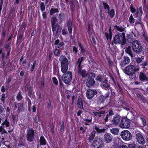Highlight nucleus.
Returning a JSON list of instances; mask_svg holds the SVG:
<instances>
[{"mask_svg":"<svg viewBox=\"0 0 148 148\" xmlns=\"http://www.w3.org/2000/svg\"><path fill=\"white\" fill-rule=\"evenodd\" d=\"M127 40L125 36V33L124 32H118L113 37L112 42L110 44L112 45H113L114 44H120L121 45H123L125 44Z\"/></svg>","mask_w":148,"mask_h":148,"instance_id":"1","label":"nucleus"},{"mask_svg":"<svg viewBox=\"0 0 148 148\" xmlns=\"http://www.w3.org/2000/svg\"><path fill=\"white\" fill-rule=\"evenodd\" d=\"M59 60L60 63L62 72H66L68 70L69 64L68 59L65 55H61Z\"/></svg>","mask_w":148,"mask_h":148,"instance_id":"2","label":"nucleus"},{"mask_svg":"<svg viewBox=\"0 0 148 148\" xmlns=\"http://www.w3.org/2000/svg\"><path fill=\"white\" fill-rule=\"evenodd\" d=\"M131 46L133 51L138 54H140L143 50V47L138 40L134 41L132 44Z\"/></svg>","mask_w":148,"mask_h":148,"instance_id":"3","label":"nucleus"},{"mask_svg":"<svg viewBox=\"0 0 148 148\" xmlns=\"http://www.w3.org/2000/svg\"><path fill=\"white\" fill-rule=\"evenodd\" d=\"M139 68H136L134 65H129L125 69L124 73L128 75H132L135 74L136 71L139 70Z\"/></svg>","mask_w":148,"mask_h":148,"instance_id":"4","label":"nucleus"},{"mask_svg":"<svg viewBox=\"0 0 148 148\" xmlns=\"http://www.w3.org/2000/svg\"><path fill=\"white\" fill-rule=\"evenodd\" d=\"M63 73L62 77V79L66 84H69L71 81L72 75L70 71H66Z\"/></svg>","mask_w":148,"mask_h":148,"instance_id":"5","label":"nucleus"},{"mask_svg":"<svg viewBox=\"0 0 148 148\" xmlns=\"http://www.w3.org/2000/svg\"><path fill=\"white\" fill-rule=\"evenodd\" d=\"M96 75L94 73H91L89 76L88 77L86 82V84L87 86L90 87L94 85L95 81L94 78L95 77Z\"/></svg>","mask_w":148,"mask_h":148,"instance_id":"6","label":"nucleus"},{"mask_svg":"<svg viewBox=\"0 0 148 148\" xmlns=\"http://www.w3.org/2000/svg\"><path fill=\"white\" fill-rule=\"evenodd\" d=\"M130 121L127 117H123L119 124L120 127L121 128H128L130 127Z\"/></svg>","mask_w":148,"mask_h":148,"instance_id":"7","label":"nucleus"},{"mask_svg":"<svg viewBox=\"0 0 148 148\" xmlns=\"http://www.w3.org/2000/svg\"><path fill=\"white\" fill-rule=\"evenodd\" d=\"M26 138L30 142H32L34 138L35 132L32 128H29L27 131Z\"/></svg>","mask_w":148,"mask_h":148,"instance_id":"8","label":"nucleus"},{"mask_svg":"<svg viewBox=\"0 0 148 148\" xmlns=\"http://www.w3.org/2000/svg\"><path fill=\"white\" fill-rule=\"evenodd\" d=\"M121 136L122 138L126 141H129L132 138V135L130 132L127 130L122 131L121 134Z\"/></svg>","mask_w":148,"mask_h":148,"instance_id":"9","label":"nucleus"},{"mask_svg":"<svg viewBox=\"0 0 148 148\" xmlns=\"http://www.w3.org/2000/svg\"><path fill=\"white\" fill-rule=\"evenodd\" d=\"M94 147H97V148H103L104 144L102 139L95 137L93 142Z\"/></svg>","mask_w":148,"mask_h":148,"instance_id":"10","label":"nucleus"},{"mask_svg":"<svg viewBox=\"0 0 148 148\" xmlns=\"http://www.w3.org/2000/svg\"><path fill=\"white\" fill-rule=\"evenodd\" d=\"M110 92L108 91L106 93L105 95H100L97 99V101L98 104H101L103 103L105 101V100H106L109 96Z\"/></svg>","mask_w":148,"mask_h":148,"instance_id":"11","label":"nucleus"},{"mask_svg":"<svg viewBox=\"0 0 148 148\" xmlns=\"http://www.w3.org/2000/svg\"><path fill=\"white\" fill-rule=\"evenodd\" d=\"M97 93V91L96 90L89 89L86 91V97L88 99L90 100Z\"/></svg>","mask_w":148,"mask_h":148,"instance_id":"12","label":"nucleus"},{"mask_svg":"<svg viewBox=\"0 0 148 148\" xmlns=\"http://www.w3.org/2000/svg\"><path fill=\"white\" fill-rule=\"evenodd\" d=\"M112 136L109 133H106L104 135L103 140L106 143H110L112 142Z\"/></svg>","mask_w":148,"mask_h":148,"instance_id":"13","label":"nucleus"},{"mask_svg":"<svg viewBox=\"0 0 148 148\" xmlns=\"http://www.w3.org/2000/svg\"><path fill=\"white\" fill-rule=\"evenodd\" d=\"M82 67L77 68V73L78 75L82 76V78H86L88 76V74L85 69H82Z\"/></svg>","mask_w":148,"mask_h":148,"instance_id":"14","label":"nucleus"},{"mask_svg":"<svg viewBox=\"0 0 148 148\" xmlns=\"http://www.w3.org/2000/svg\"><path fill=\"white\" fill-rule=\"evenodd\" d=\"M121 119V117L120 116L116 114L112 120L113 125L115 126L117 125L120 123Z\"/></svg>","mask_w":148,"mask_h":148,"instance_id":"15","label":"nucleus"},{"mask_svg":"<svg viewBox=\"0 0 148 148\" xmlns=\"http://www.w3.org/2000/svg\"><path fill=\"white\" fill-rule=\"evenodd\" d=\"M67 27L69 34L71 35L70 38L71 39H73L72 36L71 35L73 30V24L72 21L70 20L68 21L66 23Z\"/></svg>","mask_w":148,"mask_h":148,"instance_id":"16","label":"nucleus"},{"mask_svg":"<svg viewBox=\"0 0 148 148\" xmlns=\"http://www.w3.org/2000/svg\"><path fill=\"white\" fill-rule=\"evenodd\" d=\"M136 138L138 142L142 145H144L145 143V141L143 136L140 134L137 133L136 135Z\"/></svg>","mask_w":148,"mask_h":148,"instance_id":"17","label":"nucleus"},{"mask_svg":"<svg viewBox=\"0 0 148 148\" xmlns=\"http://www.w3.org/2000/svg\"><path fill=\"white\" fill-rule=\"evenodd\" d=\"M136 11L134 16L135 18H137L139 16H141L143 14L142 7L141 6L140 7H138L136 10Z\"/></svg>","mask_w":148,"mask_h":148,"instance_id":"18","label":"nucleus"},{"mask_svg":"<svg viewBox=\"0 0 148 148\" xmlns=\"http://www.w3.org/2000/svg\"><path fill=\"white\" fill-rule=\"evenodd\" d=\"M101 85V87L106 90H108V88H109L110 86V84L108 83V81L106 78L103 81Z\"/></svg>","mask_w":148,"mask_h":148,"instance_id":"19","label":"nucleus"},{"mask_svg":"<svg viewBox=\"0 0 148 148\" xmlns=\"http://www.w3.org/2000/svg\"><path fill=\"white\" fill-rule=\"evenodd\" d=\"M130 61V59L128 57L124 56L123 57V59L120 62V65L121 67H123L129 63Z\"/></svg>","mask_w":148,"mask_h":148,"instance_id":"20","label":"nucleus"},{"mask_svg":"<svg viewBox=\"0 0 148 148\" xmlns=\"http://www.w3.org/2000/svg\"><path fill=\"white\" fill-rule=\"evenodd\" d=\"M1 125L3 126V128L5 127L7 129H9L10 127V122L8 118L5 119L4 121L2 123Z\"/></svg>","mask_w":148,"mask_h":148,"instance_id":"21","label":"nucleus"},{"mask_svg":"<svg viewBox=\"0 0 148 148\" xmlns=\"http://www.w3.org/2000/svg\"><path fill=\"white\" fill-rule=\"evenodd\" d=\"M139 78L140 80L142 82H144L145 81H148V77L147 75L145 73L142 72L140 73Z\"/></svg>","mask_w":148,"mask_h":148,"instance_id":"22","label":"nucleus"},{"mask_svg":"<svg viewBox=\"0 0 148 148\" xmlns=\"http://www.w3.org/2000/svg\"><path fill=\"white\" fill-rule=\"evenodd\" d=\"M95 129L97 133L98 134H100L102 133H104L106 131L105 128L100 129L101 127L100 126L95 125Z\"/></svg>","mask_w":148,"mask_h":148,"instance_id":"23","label":"nucleus"},{"mask_svg":"<svg viewBox=\"0 0 148 148\" xmlns=\"http://www.w3.org/2000/svg\"><path fill=\"white\" fill-rule=\"evenodd\" d=\"M83 101L82 98L79 97L77 100V106L81 110L83 109Z\"/></svg>","mask_w":148,"mask_h":148,"instance_id":"24","label":"nucleus"},{"mask_svg":"<svg viewBox=\"0 0 148 148\" xmlns=\"http://www.w3.org/2000/svg\"><path fill=\"white\" fill-rule=\"evenodd\" d=\"M84 58L83 57L78 58L77 61L75 63L76 65H78L77 68L82 67L81 66V64L84 60Z\"/></svg>","mask_w":148,"mask_h":148,"instance_id":"25","label":"nucleus"},{"mask_svg":"<svg viewBox=\"0 0 148 148\" xmlns=\"http://www.w3.org/2000/svg\"><path fill=\"white\" fill-rule=\"evenodd\" d=\"M96 132L95 130H93L90 133L88 138L89 141L90 142H92L93 140L95 134Z\"/></svg>","mask_w":148,"mask_h":148,"instance_id":"26","label":"nucleus"},{"mask_svg":"<svg viewBox=\"0 0 148 148\" xmlns=\"http://www.w3.org/2000/svg\"><path fill=\"white\" fill-rule=\"evenodd\" d=\"M39 141L40 145H45L47 143V141L43 136L40 137Z\"/></svg>","mask_w":148,"mask_h":148,"instance_id":"27","label":"nucleus"},{"mask_svg":"<svg viewBox=\"0 0 148 148\" xmlns=\"http://www.w3.org/2000/svg\"><path fill=\"white\" fill-rule=\"evenodd\" d=\"M24 101H23L21 103H18L17 104L18 110L19 111H22L24 110Z\"/></svg>","mask_w":148,"mask_h":148,"instance_id":"28","label":"nucleus"},{"mask_svg":"<svg viewBox=\"0 0 148 148\" xmlns=\"http://www.w3.org/2000/svg\"><path fill=\"white\" fill-rule=\"evenodd\" d=\"M125 52L132 58L133 57V55L132 53L130 46H129L126 48L125 49Z\"/></svg>","mask_w":148,"mask_h":148,"instance_id":"29","label":"nucleus"},{"mask_svg":"<svg viewBox=\"0 0 148 148\" xmlns=\"http://www.w3.org/2000/svg\"><path fill=\"white\" fill-rule=\"evenodd\" d=\"M108 13L111 18H112L114 17L115 12L114 9H111L110 11L109 10V12H108Z\"/></svg>","mask_w":148,"mask_h":148,"instance_id":"30","label":"nucleus"},{"mask_svg":"<svg viewBox=\"0 0 148 148\" xmlns=\"http://www.w3.org/2000/svg\"><path fill=\"white\" fill-rule=\"evenodd\" d=\"M105 112L104 111L101 110L99 112H94L93 113L95 116L100 117L101 116V114H103Z\"/></svg>","mask_w":148,"mask_h":148,"instance_id":"31","label":"nucleus"},{"mask_svg":"<svg viewBox=\"0 0 148 148\" xmlns=\"http://www.w3.org/2000/svg\"><path fill=\"white\" fill-rule=\"evenodd\" d=\"M114 27L116 29L120 32H122L124 31V29L120 25L117 26L116 25H114Z\"/></svg>","mask_w":148,"mask_h":148,"instance_id":"32","label":"nucleus"},{"mask_svg":"<svg viewBox=\"0 0 148 148\" xmlns=\"http://www.w3.org/2000/svg\"><path fill=\"white\" fill-rule=\"evenodd\" d=\"M78 46L80 47L81 49L80 52L83 54H84L86 53V51L84 47L82 46V44L80 42H78Z\"/></svg>","mask_w":148,"mask_h":148,"instance_id":"33","label":"nucleus"},{"mask_svg":"<svg viewBox=\"0 0 148 148\" xmlns=\"http://www.w3.org/2000/svg\"><path fill=\"white\" fill-rule=\"evenodd\" d=\"M59 12V10L57 8H51L49 11L50 14L52 15L55 13H58Z\"/></svg>","mask_w":148,"mask_h":148,"instance_id":"34","label":"nucleus"},{"mask_svg":"<svg viewBox=\"0 0 148 148\" xmlns=\"http://www.w3.org/2000/svg\"><path fill=\"white\" fill-rule=\"evenodd\" d=\"M119 131V129L116 128H113L110 129V132L115 135H117L118 134Z\"/></svg>","mask_w":148,"mask_h":148,"instance_id":"35","label":"nucleus"},{"mask_svg":"<svg viewBox=\"0 0 148 148\" xmlns=\"http://www.w3.org/2000/svg\"><path fill=\"white\" fill-rule=\"evenodd\" d=\"M21 91L20 90L16 97L17 100L19 101H21L23 98V97L21 95Z\"/></svg>","mask_w":148,"mask_h":148,"instance_id":"36","label":"nucleus"},{"mask_svg":"<svg viewBox=\"0 0 148 148\" xmlns=\"http://www.w3.org/2000/svg\"><path fill=\"white\" fill-rule=\"evenodd\" d=\"M26 88L28 90V96L30 97L31 98V96L32 95V87L31 86H27Z\"/></svg>","mask_w":148,"mask_h":148,"instance_id":"37","label":"nucleus"},{"mask_svg":"<svg viewBox=\"0 0 148 148\" xmlns=\"http://www.w3.org/2000/svg\"><path fill=\"white\" fill-rule=\"evenodd\" d=\"M102 4L103 5V6L104 9L107 10L108 12H109V10L110 9V8L108 3L104 1H102Z\"/></svg>","mask_w":148,"mask_h":148,"instance_id":"38","label":"nucleus"},{"mask_svg":"<svg viewBox=\"0 0 148 148\" xmlns=\"http://www.w3.org/2000/svg\"><path fill=\"white\" fill-rule=\"evenodd\" d=\"M104 76L100 75H97L95 79L99 82H101L103 80Z\"/></svg>","mask_w":148,"mask_h":148,"instance_id":"39","label":"nucleus"},{"mask_svg":"<svg viewBox=\"0 0 148 148\" xmlns=\"http://www.w3.org/2000/svg\"><path fill=\"white\" fill-rule=\"evenodd\" d=\"M58 21V19L55 16H53L51 18V24L53 25Z\"/></svg>","mask_w":148,"mask_h":148,"instance_id":"40","label":"nucleus"},{"mask_svg":"<svg viewBox=\"0 0 148 148\" xmlns=\"http://www.w3.org/2000/svg\"><path fill=\"white\" fill-rule=\"evenodd\" d=\"M70 9L71 10L74 11L75 9L74 3L73 0L71 1V4H70Z\"/></svg>","mask_w":148,"mask_h":148,"instance_id":"41","label":"nucleus"},{"mask_svg":"<svg viewBox=\"0 0 148 148\" xmlns=\"http://www.w3.org/2000/svg\"><path fill=\"white\" fill-rule=\"evenodd\" d=\"M54 54L55 56H59L60 55L59 50L57 48H55L54 50Z\"/></svg>","mask_w":148,"mask_h":148,"instance_id":"42","label":"nucleus"},{"mask_svg":"<svg viewBox=\"0 0 148 148\" xmlns=\"http://www.w3.org/2000/svg\"><path fill=\"white\" fill-rule=\"evenodd\" d=\"M135 19L133 17V15L131 14L129 19V22L130 24H132L134 23L135 22Z\"/></svg>","mask_w":148,"mask_h":148,"instance_id":"43","label":"nucleus"},{"mask_svg":"<svg viewBox=\"0 0 148 148\" xmlns=\"http://www.w3.org/2000/svg\"><path fill=\"white\" fill-rule=\"evenodd\" d=\"M136 9L133 6L132 4L130 7V10L131 12L132 13H135L136 11Z\"/></svg>","mask_w":148,"mask_h":148,"instance_id":"44","label":"nucleus"},{"mask_svg":"<svg viewBox=\"0 0 148 148\" xmlns=\"http://www.w3.org/2000/svg\"><path fill=\"white\" fill-rule=\"evenodd\" d=\"M52 56V53L51 51H49L47 55V57L49 61L51 60Z\"/></svg>","mask_w":148,"mask_h":148,"instance_id":"45","label":"nucleus"},{"mask_svg":"<svg viewBox=\"0 0 148 148\" xmlns=\"http://www.w3.org/2000/svg\"><path fill=\"white\" fill-rule=\"evenodd\" d=\"M99 15L101 20H102L103 19V18L102 15L103 13V10L102 7L101 6L99 7Z\"/></svg>","mask_w":148,"mask_h":148,"instance_id":"46","label":"nucleus"},{"mask_svg":"<svg viewBox=\"0 0 148 148\" xmlns=\"http://www.w3.org/2000/svg\"><path fill=\"white\" fill-rule=\"evenodd\" d=\"M105 35L107 40L108 39H110V40H111L112 35L109 34L107 32H105Z\"/></svg>","mask_w":148,"mask_h":148,"instance_id":"47","label":"nucleus"},{"mask_svg":"<svg viewBox=\"0 0 148 148\" xmlns=\"http://www.w3.org/2000/svg\"><path fill=\"white\" fill-rule=\"evenodd\" d=\"M107 59L110 66H112L114 64V63L111 60L110 58L109 57H107Z\"/></svg>","mask_w":148,"mask_h":148,"instance_id":"48","label":"nucleus"},{"mask_svg":"<svg viewBox=\"0 0 148 148\" xmlns=\"http://www.w3.org/2000/svg\"><path fill=\"white\" fill-rule=\"evenodd\" d=\"M138 145L135 144H131L128 145V148H137Z\"/></svg>","mask_w":148,"mask_h":148,"instance_id":"49","label":"nucleus"},{"mask_svg":"<svg viewBox=\"0 0 148 148\" xmlns=\"http://www.w3.org/2000/svg\"><path fill=\"white\" fill-rule=\"evenodd\" d=\"M36 60H35L34 62L32 64V66L31 68L30 69V72L31 73L32 72V71H34L35 67L36 66Z\"/></svg>","mask_w":148,"mask_h":148,"instance_id":"50","label":"nucleus"},{"mask_svg":"<svg viewBox=\"0 0 148 148\" xmlns=\"http://www.w3.org/2000/svg\"><path fill=\"white\" fill-rule=\"evenodd\" d=\"M144 12L146 13V16L148 18V6L146 5L144 7Z\"/></svg>","mask_w":148,"mask_h":148,"instance_id":"51","label":"nucleus"},{"mask_svg":"<svg viewBox=\"0 0 148 148\" xmlns=\"http://www.w3.org/2000/svg\"><path fill=\"white\" fill-rule=\"evenodd\" d=\"M40 10L42 11H43L45 10V7L43 2H41L40 4Z\"/></svg>","mask_w":148,"mask_h":148,"instance_id":"52","label":"nucleus"},{"mask_svg":"<svg viewBox=\"0 0 148 148\" xmlns=\"http://www.w3.org/2000/svg\"><path fill=\"white\" fill-rule=\"evenodd\" d=\"M25 99L28 102V106H31L32 105V102L30 99L27 96L25 97Z\"/></svg>","mask_w":148,"mask_h":148,"instance_id":"53","label":"nucleus"},{"mask_svg":"<svg viewBox=\"0 0 148 148\" xmlns=\"http://www.w3.org/2000/svg\"><path fill=\"white\" fill-rule=\"evenodd\" d=\"M140 119L141 121L142 124L144 126H145L147 125L145 119L143 117L140 118Z\"/></svg>","mask_w":148,"mask_h":148,"instance_id":"54","label":"nucleus"},{"mask_svg":"<svg viewBox=\"0 0 148 148\" xmlns=\"http://www.w3.org/2000/svg\"><path fill=\"white\" fill-rule=\"evenodd\" d=\"M53 75H56L58 71L57 67L56 66H53Z\"/></svg>","mask_w":148,"mask_h":148,"instance_id":"55","label":"nucleus"},{"mask_svg":"<svg viewBox=\"0 0 148 148\" xmlns=\"http://www.w3.org/2000/svg\"><path fill=\"white\" fill-rule=\"evenodd\" d=\"M34 122L37 123H38L39 121V117L38 115H36L34 117Z\"/></svg>","mask_w":148,"mask_h":148,"instance_id":"56","label":"nucleus"},{"mask_svg":"<svg viewBox=\"0 0 148 148\" xmlns=\"http://www.w3.org/2000/svg\"><path fill=\"white\" fill-rule=\"evenodd\" d=\"M5 93H2L1 95V100L2 101L3 103H5Z\"/></svg>","mask_w":148,"mask_h":148,"instance_id":"57","label":"nucleus"},{"mask_svg":"<svg viewBox=\"0 0 148 148\" xmlns=\"http://www.w3.org/2000/svg\"><path fill=\"white\" fill-rule=\"evenodd\" d=\"M24 34V32H23L22 34H21V32H20L19 34L20 35L19 36L18 38H17V40H20L21 41L20 42H21V40Z\"/></svg>","mask_w":148,"mask_h":148,"instance_id":"58","label":"nucleus"},{"mask_svg":"<svg viewBox=\"0 0 148 148\" xmlns=\"http://www.w3.org/2000/svg\"><path fill=\"white\" fill-rule=\"evenodd\" d=\"M64 122L63 121L62 122V123L61 125V127L60 129V131L61 132H63L64 131Z\"/></svg>","mask_w":148,"mask_h":148,"instance_id":"59","label":"nucleus"},{"mask_svg":"<svg viewBox=\"0 0 148 148\" xmlns=\"http://www.w3.org/2000/svg\"><path fill=\"white\" fill-rule=\"evenodd\" d=\"M53 83L56 85H57L58 84V82L56 78L55 77H53L52 78Z\"/></svg>","mask_w":148,"mask_h":148,"instance_id":"60","label":"nucleus"},{"mask_svg":"<svg viewBox=\"0 0 148 148\" xmlns=\"http://www.w3.org/2000/svg\"><path fill=\"white\" fill-rule=\"evenodd\" d=\"M140 65L142 66V68L145 69V66H147L148 65V64L147 62L145 61L143 62H142L140 64Z\"/></svg>","mask_w":148,"mask_h":148,"instance_id":"61","label":"nucleus"},{"mask_svg":"<svg viewBox=\"0 0 148 148\" xmlns=\"http://www.w3.org/2000/svg\"><path fill=\"white\" fill-rule=\"evenodd\" d=\"M73 51L75 55H76L77 54L78 52V50L77 48L75 46L73 47Z\"/></svg>","mask_w":148,"mask_h":148,"instance_id":"62","label":"nucleus"},{"mask_svg":"<svg viewBox=\"0 0 148 148\" xmlns=\"http://www.w3.org/2000/svg\"><path fill=\"white\" fill-rule=\"evenodd\" d=\"M79 130L81 131L83 134H84L86 132V129L83 127L82 126H81L79 128Z\"/></svg>","mask_w":148,"mask_h":148,"instance_id":"63","label":"nucleus"},{"mask_svg":"<svg viewBox=\"0 0 148 148\" xmlns=\"http://www.w3.org/2000/svg\"><path fill=\"white\" fill-rule=\"evenodd\" d=\"M64 45V43L62 41L59 43L57 46V48H60L62 47V46H63Z\"/></svg>","mask_w":148,"mask_h":148,"instance_id":"64","label":"nucleus"}]
</instances>
